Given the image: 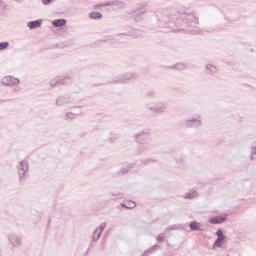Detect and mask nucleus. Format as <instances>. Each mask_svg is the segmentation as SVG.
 Segmentation results:
<instances>
[{"instance_id": "1", "label": "nucleus", "mask_w": 256, "mask_h": 256, "mask_svg": "<svg viewBox=\"0 0 256 256\" xmlns=\"http://www.w3.org/2000/svg\"><path fill=\"white\" fill-rule=\"evenodd\" d=\"M157 19L159 23V27L172 29L174 33L179 31H185L184 28L174 29L177 27V15L171 18L169 10L161 9L157 12Z\"/></svg>"}, {"instance_id": "2", "label": "nucleus", "mask_w": 256, "mask_h": 256, "mask_svg": "<svg viewBox=\"0 0 256 256\" xmlns=\"http://www.w3.org/2000/svg\"><path fill=\"white\" fill-rule=\"evenodd\" d=\"M176 25V27H196L199 25V20L193 13H178L176 14Z\"/></svg>"}, {"instance_id": "3", "label": "nucleus", "mask_w": 256, "mask_h": 256, "mask_svg": "<svg viewBox=\"0 0 256 256\" xmlns=\"http://www.w3.org/2000/svg\"><path fill=\"white\" fill-rule=\"evenodd\" d=\"M134 139L136 143H138V145H142L139 147V154L145 151H149V143H151V134H149V132L141 131L138 134L134 135Z\"/></svg>"}, {"instance_id": "4", "label": "nucleus", "mask_w": 256, "mask_h": 256, "mask_svg": "<svg viewBox=\"0 0 256 256\" xmlns=\"http://www.w3.org/2000/svg\"><path fill=\"white\" fill-rule=\"evenodd\" d=\"M184 126L186 127V129H199V127L203 126L201 116H197L196 118L192 117L185 119Z\"/></svg>"}, {"instance_id": "5", "label": "nucleus", "mask_w": 256, "mask_h": 256, "mask_svg": "<svg viewBox=\"0 0 256 256\" xmlns=\"http://www.w3.org/2000/svg\"><path fill=\"white\" fill-rule=\"evenodd\" d=\"M17 169L19 181H25V177H27V173H29V162L27 160L20 161Z\"/></svg>"}, {"instance_id": "6", "label": "nucleus", "mask_w": 256, "mask_h": 256, "mask_svg": "<svg viewBox=\"0 0 256 256\" xmlns=\"http://www.w3.org/2000/svg\"><path fill=\"white\" fill-rule=\"evenodd\" d=\"M131 79H137V75L134 72L121 74L120 76L115 77L112 81L113 83H126L127 81H131Z\"/></svg>"}, {"instance_id": "7", "label": "nucleus", "mask_w": 256, "mask_h": 256, "mask_svg": "<svg viewBox=\"0 0 256 256\" xmlns=\"http://www.w3.org/2000/svg\"><path fill=\"white\" fill-rule=\"evenodd\" d=\"M216 236H217V239L214 241L212 249H215V247H218L219 249H221V247H223V243H225V241H227V236H225V234H223V229H221V228H219L216 231Z\"/></svg>"}, {"instance_id": "8", "label": "nucleus", "mask_w": 256, "mask_h": 256, "mask_svg": "<svg viewBox=\"0 0 256 256\" xmlns=\"http://www.w3.org/2000/svg\"><path fill=\"white\" fill-rule=\"evenodd\" d=\"M118 35H125L126 37H135L137 39L143 35V31L137 30L131 26H127L126 31Z\"/></svg>"}, {"instance_id": "9", "label": "nucleus", "mask_w": 256, "mask_h": 256, "mask_svg": "<svg viewBox=\"0 0 256 256\" xmlns=\"http://www.w3.org/2000/svg\"><path fill=\"white\" fill-rule=\"evenodd\" d=\"M21 81L19 78H15L13 76H5L2 78V84L5 85L6 87H17Z\"/></svg>"}, {"instance_id": "10", "label": "nucleus", "mask_w": 256, "mask_h": 256, "mask_svg": "<svg viewBox=\"0 0 256 256\" xmlns=\"http://www.w3.org/2000/svg\"><path fill=\"white\" fill-rule=\"evenodd\" d=\"M148 111H152V113H165L167 111V106L163 102H158L154 106L148 107Z\"/></svg>"}, {"instance_id": "11", "label": "nucleus", "mask_w": 256, "mask_h": 256, "mask_svg": "<svg viewBox=\"0 0 256 256\" xmlns=\"http://www.w3.org/2000/svg\"><path fill=\"white\" fill-rule=\"evenodd\" d=\"M8 239L10 245H12L13 247H19L23 243V239L17 234H10Z\"/></svg>"}, {"instance_id": "12", "label": "nucleus", "mask_w": 256, "mask_h": 256, "mask_svg": "<svg viewBox=\"0 0 256 256\" xmlns=\"http://www.w3.org/2000/svg\"><path fill=\"white\" fill-rule=\"evenodd\" d=\"M68 103H71L70 96H59L56 98L57 107H65V105H68Z\"/></svg>"}, {"instance_id": "13", "label": "nucleus", "mask_w": 256, "mask_h": 256, "mask_svg": "<svg viewBox=\"0 0 256 256\" xmlns=\"http://www.w3.org/2000/svg\"><path fill=\"white\" fill-rule=\"evenodd\" d=\"M106 7H117V9H125V2L120 0H114L109 2H104Z\"/></svg>"}, {"instance_id": "14", "label": "nucleus", "mask_w": 256, "mask_h": 256, "mask_svg": "<svg viewBox=\"0 0 256 256\" xmlns=\"http://www.w3.org/2000/svg\"><path fill=\"white\" fill-rule=\"evenodd\" d=\"M105 227H107V223L104 222L99 226V229L96 228L92 236V241L99 240V238L101 237V233L105 231Z\"/></svg>"}, {"instance_id": "15", "label": "nucleus", "mask_w": 256, "mask_h": 256, "mask_svg": "<svg viewBox=\"0 0 256 256\" xmlns=\"http://www.w3.org/2000/svg\"><path fill=\"white\" fill-rule=\"evenodd\" d=\"M225 221H227L226 216H216L209 219L211 225H221V223H225Z\"/></svg>"}, {"instance_id": "16", "label": "nucleus", "mask_w": 256, "mask_h": 256, "mask_svg": "<svg viewBox=\"0 0 256 256\" xmlns=\"http://www.w3.org/2000/svg\"><path fill=\"white\" fill-rule=\"evenodd\" d=\"M159 249H161V246L159 244L153 245L149 249L145 250L142 256L153 255V253H156V251H159Z\"/></svg>"}, {"instance_id": "17", "label": "nucleus", "mask_w": 256, "mask_h": 256, "mask_svg": "<svg viewBox=\"0 0 256 256\" xmlns=\"http://www.w3.org/2000/svg\"><path fill=\"white\" fill-rule=\"evenodd\" d=\"M43 21L41 19L30 21L27 23V27H29L31 30L33 29H39L41 27Z\"/></svg>"}, {"instance_id": "18", "label": "nucleus", "mask_w": 256, "mask_h": 256, "mask_svg": "<svg viewBox=\"0 0 256 256\" xmlns=\"http://www.w3.org/2000/svg\"><path fill=\"white\" fill-rule=\"evenodd\" d=\"M53 27H65L67 25V20L65 19H55L52 21Z\"/></svg>"}, {"instance_id": "19", "label": "nucleus", "mask_w": 256, "mask_h": 256, "mask_svg": "<svg viewBox=\"0 0 256 256\" xmlns=\"http://www.w3.org/2000/svg\"><path fill=\"white\" fill-rule=\"evenodd\" d=\"M190 230L191 231H203V229H201V223L197 222V221H192L189 224Z\"/></svg>"}, {"instance_id": "20", "label": "nucleus", "mask_w": 256, "mask_h": 256, "mask_svg": "<svg viewBox=\"0 0 256 256\" xmlns=\"http://www.w3.org/2000/svg\"><path fill=\"white\" fill-rule=\"evenodd\" d=\"M173 68H174L176 71H185V70L188 69V66H187V64H185V63L179 62V63L174 64V65H173Z\"/></svg>"}, {"instance_id": "21", "label": "nucleus", "mask_w": 256, "mask_h": 256, "mask_svg": "<svg viewBox=\"0 0 256 256\" xmlns=\"http://www.w3.org/2000/svg\"><path fill=\"white\" fill-rule=\"evenodd\" d=\"M60 85H69L71 84V77L69 76H58Z\"/></svg>"}, {"instance_id": "22", "label": "nucleus", "mask_w": 256, "mask_h": 256, "mask_svg": "<svg viewBox=\"0 0 256 256\" xmlns=\"http://www.w3.org/2000/svg\"><path fill=\"white\" fill-rule=\"evenodd\" d=\"M89 19H93V20H99V19H103V14H101L100 12H90L88 14Z\"/></svg>"}, {"instance_id": "23", "label": "nucleus", "mask_w": 256, "mask_h": 256, "mask_svg": "<svg viewBox=\"0 0 256 256\" xmlns=\"http://www.w3.org/2000/svg\"><path fill=\"white\" fill-rule=\"evenodd\" d=\"M121 207L124 209H135L137 207V204H135V201H128L126 203H121Z\"/></svg>"}, {"instance_id": "24", "label": "nucleus", "mask_w": 256, "mask_h": 256, "mask_svg": "<svg viewBox=\"0 0 256 256\" xmlns=\"http://www.w3.org/2000/svg\"><path fill=\"white\" fill-rule=\"evenodd\" d=\"M206 71H208L210 75H215L217 73V67L213 64H208L206 65Z\"/></svg>"}, {"instance_id": "25", "label": "nucleus", "mask_w": 256, "mask_h": 256, "mask_svg": "<svg viewBox=\"0 0 256 256\" xmlns=\"http://www.w3.org/2000/svg\"><path fill=\"white\" fill-rule=\"evenodd\" d=\"M49 85H50V87H59V85H61L60 80H59V76L50 80Z\"/></svg>"}, {"instance_id": "26", "label": "nucleus", "mask_w": 256, "mask_h": 256, "mask_svg": "<svg viewBox=\"0 0 256 256\" xmlns=\"http://www.w3.org/2000/svg\"><path fill=\"white\" fill-rule=\"evenodd\" d=\"M133 167H135V164H130L129 166H127L126 168H122L118 173L120 175H127L128 171H131V169H133Z\"/></svg>"}, {"instance_id": "27", "label": "nucleus", "mask_w": 256, "mask_h": 256, "mask_svg": "<svg viewBox=\"0 0 256 256\" xmlns=\"http://www.w3.org/2000/svg\"><path fill=\"white\" fill-rule=\"evenodd\" d=\"M195 198H197V191L188 192L185 195V199H195Z\"/></svg>"}, {"instance_id": "28", "label": "nucleus", "mask_w": 256, "mask_h": 256, "mask_svg": "<svg viewBox=\"0 0 256 256\" xmlns=\"http://www.w3.org/2000/svg\"><path fill=\"white\" fill-rule=\"evenodd\" d=\"M143 17H145V12L137 14L134 19L137 23H140V21H143Z\"/></svg>"}, {"instance_id": "29", "label": "nucleus", "mask_w": 256, "mask_h": 256, "mask_svg": "<svg viewBox=\"0 0 256 256\" xmlns=\"http://www.w3.org/2000/svg\"><path fill=\"white\" fill-rule=\"evenodd\" d=\"M155 95H156V92L153 91V90H150V91H148V92L145 94V98H146V99H153V98H155Z\"/></svg>"}, {"instance_id": "30", "label": "nucleus", "mask_w": 256, "mask_h": 256, "mask_svg": "<svg viewBox=\"0 0 256 256\" xmlns=\"http://www.w3.org/2000/svg\"><path fill=\"white\" fill-rule=\"evenodd\" d=\"M250 149H251L250 160L255 161V159H256V147L252 146Z\"/></svg>"}, {"instance_id": "31", "label": "nucleus", "mask_w": 256, "mask_h": 256, "mask_svg": "<svg viewBox=\"0 0 256 256\" xmlns=\"http://www.w3.org/2000/svg\"><path fill=\"white\" fill-rule=\"evenodd\" d=\"M177 229H179V225L174 224V225H172V226H169V227L165 228V232H166V233H169L170 231H175V230H177Z\"/></svg>"}, {"instance_id": "32", "label": "nucleus", "mask_w": 256, "mask_h": 256, "mask_svg": "<svg viewBox=\"0 0 256 256\" xmlns=\"http://www.w3.org/2000/svg\"><path fill=\"white\" fill-rule=\"evenodd\" d=\"M7 47H9L8 41L0 42V51H5V49H7Z\"/></svg>"}, {"instance_id": "33", "label": "nucleus", "mask_w": 256, "mask_h": 256, "mask_svg": "<svg viewBox=\"0 0 256 256\" xmlns=\"http://www.w3.org/2000/svg\"><path fill=\"white\" fill-rule=\"evenodd\" d=\"M64 119L66 121H73L74 117H73V113L72 112H68L64 115Z\"/></svg>"}, {"instance_id": "34", "label": "nucleus", "mask_w": 256, "mask_h": 256, "mask_svg": "<svg viewBox=\"0 0 256 256\" xmlns=\"http://www.w3.org/2000/svg\"><path fill=\"white\" fill-rule=\"evenodd\" d=\"M156 241H158V243H163V241H165V234L161 233L156 237Z\"/></svg>"}, {"instance_id": "35", "label": "nucleus", "mask_w": 256, "mask_h": 256, "mask_svg": "<svg viewBox=\"0 0 256 256\" xmlns=\"http://www.w3.org/2000/svg\"><path fill=\"white\" fill-rule=\"evenodd\" d=\"M150 163H157L155 159H148L143 162V165H149Z\"/></svg>"}, {"instance_id": "36", "label": "nucleus", "mask_w": 256, "mask_h": 256, "mask_svg": "<svg viewBox=\"0 0 256 256\" xmlns=\"http://www.w3.org/2000/svg\"><path fill=\"white\" fill-rule=\"evenodd\" d=\"M177 165H179V167H183L184 165V160L183 158H180V159H175Z\"/></svg>"}, {"instance_id": "37", "label": "nucleus", "mask_w": 256, "mask_h": 256, "mask_svg": "<svg viewBox=\"0 0 256 256\" xmlns=\"http://www.w3.org/2000/svg\"><path fill=\"white\" fill-rule=\"evenodd\" d=\"M43 5H51L55 0H41Z\"/></svg>"}, {"instance_id": "38", "label": "nucleus", "mask_w": 256, "mask_h": 256, "mask_svg": "<svg viewBox=\"0 0 256 256\" xmlns=\"http://www.w3.org/2000/svg\"><path fill=\"white\" fill-rule=\"evenodd\" d=\"M101 7H107V6H105V3L94 5V9H101Z\"/></svg>"}, {"instance_id": "39", "label": "nucleus", "mask_w": 256, "mask_h": 256, "mask_svg": "<svg viewBox=\"0 0 256 256\" xmlns=\"http://www.w3.org/2000/svg\"><path fill=\"white\" fill-rule=\"evenodd\" d=\"M166 69H175V68H173V65H172V66H166Z\"/></svg>"}, {"instance_id": "40", "label": "nucleus", "mask_w": 256, "mask_h": 256, "mask_svg": "<svg viewBox=\"0 0 256 256\" xmlns=\"http://www.w3.org/2000/svg\"><path fill=\"white\" fill-rule=\"evenodd\" d=\"M115 197H117V195L111 194V199H115Z\"/></svg>"}]
</instances>
